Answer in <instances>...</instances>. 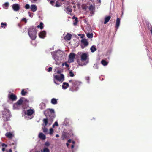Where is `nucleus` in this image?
<instances>
[{
	"label": "nucleus",
	"instance_id": "52",
	"mask_svg": "<svg viewBox=\"0 0 152 152\" xmlns=\"http://www.w3.org/2000/svg\"><path fill=\"white\" fill-rule=\"evenodd\" d=\"M66 146H67V147L68 148V146L69 145V144H68V143H66Z\"/></svg>",
	"mask_w": 152,
	"mask_h": 152
},
{
	"label": "nucleus",
	"instance_id": "64",
	"mask_svg": "<svg viewBox=\"0 0 152 152\" xmlns=\"http://www.w3.org/2000/svg\"><path fill=\"white\" fill-rule=\"evenodd\" d=\"M55 0H53V1H55Z\"/></svg>",
	"mask_w": 152,
	"mask_h": 152
},
{
	"label": "nucleus",
	"instance_id": "32",
	"mask_svg": "<svg viewBox=\"0 0 152 152\" xmlns=\"http://www.w3.org/2000/svg\"><path fill=\"white\" fill-rule=\"evenodd\" d=\"M87 36L89 38H92L93 37V34L92 33L90 34L88 33L87 34Z\"/></svg>",
	"mask_w": 152,
	"mask_h": 152
},
{
	"label": "nucleus",
	"instance_id": "23",
	"mask_svg": "<svg viewBox=\"0 0 152 152\" xmlns=\"http://www.w3.org/2000/svg\"><path fill=\"white\" fill-rule=\"evenodd\" d=\"M101 63L104 66L107 65L108 64V62L104 60L101 61Z\"/></svg>",
	"mask_w": 152,
	"mask_h": 152
},
{
	"label": "nucleus",
	"instance_id": "61",
	"mask_svg": "<svg viewBox=\"0 0 152 152\" xmlns=\"http://www.w3.org/2000/svg\"><path fill=\"white\" fill-rule=\"evenodd\" d=\"M73 7H75V6H73Z\"/></svg>",
	"mask_w": 152,
	"mask_h": 152
},
{
	"label": "nucleus",
	"instance_id": "8",
	"mask_svg": "<svg viewBox=\"0 0 152 152\" xmlns=\"http://www.w3.org/2000/svg\"><path fill=\"white\" fill-rule=\"evenodd\" d=\"M8 98L10 100L12 101H15L17 99L16 96L14 94L11 93V92L8 94Z\"/></svg>",
	"mask_w": 152,
	"mask_h": 152
},
{
	"label": "nucleus",
	"instance_id": "6",
	"mask_svg": "<svg viewBox=\"0 0 152 152\" xmlns=\"http://www.w3.org/2000/svg\"><path fill=\"white\" fill-rule=\"evenodd\" d=\"M80 57L81 61H86L87 59L88 58V55L86 53H83L81 55Z\"/></svg>",
	"mask_w": 152,
	"mask_h": 152
},
{
	"label": "nucleus",
	"instance_id": "12",
	"mask_svg": "<svg viewBox=\"0 0 152 152\" xmlns=\"http://www.w3.org/2000/svg\"><path fill=\"white\" fill-rule=\"evenodd\" d=\"M46 34V32L45 31H42L39 33V36L40 38H43L45 37Z\"/></svg>",
	"mask_w": 152,
	"mask_h": 152
},
{
	"label": "nucleus",
	"instance_id": "4",
	"mask_svg": "<svg viewBox=\"0 0 152 152\" xmlns=\"http://www.w3.org/2000/svg\"><path fill=\"white\" fill-rule=\"evenodd\" d=\"M2 115L3 120L5 121H8L10 117V115L9 112H7L5 111H3Z\"/></svg>",
	"mask_w": 152,
	"mask_h": 152
},
{
	"label": "nucleus",
	"instance_id": "34",
	"mask_svg": "<svg viewBox=\"0 0 152 152\" xmlns=\"http://www.w3.org/2000/svg\"><path fill=\"white\" fill-rule=\"evenodd\" d=\"M41 152H50L48 148H44L43 151L41 150Z\"/></svg>",
	"mask_w": 152,
	"mask_h": 152
},
{
	"label": "nucleus",
	"instance_id": "20",
	"mask_svg": "<svg viewBox=\"0 0 152 152\" xmlns=\"http://www.w3.org/2000/svg\"><path fill=\"white\" fill-rule=\"evenodd\" d=\"M110 19L111 16H107L106 17L104 18V24H106L107 22H108L109 21Z\"/></svg>",
	"mask_w": 152,
	"mask_h": 152
},
{
	"label": "nucleus",
	"instance_id": "55",
	"mask_svg": "<svg viewBox=\"0 0 152 152\" xmlns=\"http://www.w3.org/2000/svg\"><path fill=\"white\" fill-rule=\"evenodd\" d=\"M86 79L87 80H89V77H86Z\"/></svg>",
	"mask_w": 152,
	"mask_h": 152
},
{
	"label": "nucleus",
	"instance_id": "16",
	"mask_svg": "<svg viewBox=\"0 0 152 152\" xmlns=\"http://www.w3.org/2000/svg\"><path fill=\"white\" fill-rule=\"evenodd\" d=\"M95 7L94 6L91 5L89 7V10L90 11V13L91 14H93L94 13V12L95 10Z\"/></svg>",
	"mask_w": 152,
	"mask_h": 152
},
{
	"label": "nucleus",
	"instance_id": "57",
	"mask_svg": "<svg viewBox=\"0 0 152 152\" xmlns=\"http://www.w3.org/2000/svg\"><path fill=\"white\" fill-rule=\"evenodd\" d=\"M72 143L73 144H74L75 143V142L74 141H72Z\"/></svg>",
	"mask_w": 152,
	"mask_h": 152
},
{
	"label": "nucleus",
	"instance_id": "28",
	"mask_svg": "<svg viewBox=\"0 0 152 152\" xmlns=\"http://www.w3.org/2000/svg\"><path fill=\"white\" fill-rule=\"evenodd\" d=\"M1 27L2 28H5L7 26V24L6 23L2 22L1 23Z\"/></svg>",
	"mask_w": 152,
	"mask_h": 152
},
{
	"label": "nucleus",
	"instance_id": "24",
	"mask_svg": "<svg viewBox=\"0 0 152 152\" xmlns=\"http://www.w3.org/2000/svg\"><path fill=\"white\" fill-rule=\"evenodd\" d=\"M51 102L53 104H57V102L56 99L53 98L51 100Z\"/></svg>",
	"mask_w": 152,
	"mask_h": 152
},
{
	"label": "nucleus",
	"instance_id": "50",
	"mask_svg": "<svg viewBox=\"0 0 152 152\" xmlns=\"http://www.w3.org/2000/svg\"><path fill=\"white\" fill-rule=\"evenodd\" d=\"M77 17H75V16H73L72 17V19H75L76 18H77Z\"/></svg>",
	"mask_w": 152,
	"mask_h": 152
},
{
	"label": "nucleus",
	"instance_id": "44",
	"mask_svg": "<svg viewBox=\"0 0 152 152\" xmlns=\"http://www.w3.org/2000/svg\"><path fill=\"white\" fill-rule=\"evenodd\" d=\"M45 145L47 146H49L50 145V144L48 142H46L45 143Z\"/></svg>",
	"mask_w": 152,
	"mask_h": 152
},
{
	"label": "nucleus",
	"instance_id": "59",
	"mask_svg": "<svg viewBox=\"0 0 152 152\" xmlns=\"http://www.w3.org/2000/svg\"><path fill=\"white\" fill-rule=\"evenodd\" d=\"M151 34H152V29H151Z\"/></svg>",
	"mask_w": 152,
	"mask_h": 152
},
{
	"label": "nucleus",
	"instance_id": "56",
	"mask_svg": "<svg viewBox=\"0 0 152 152\" xmlns=\"http://www.w3.org/2000/svg\"><path fill=\"white\" fill-rule=\"evenodd\" d=\"M60 76H64V75L63 74H61V75H60Z\"/></svg>",
	"mask_w": 152,
	"mask_h": 152
},
{
	"label": "nucleus",
	"instance_id": "17",
	"mask_svg": "<svg viewBox=\"0 0 152 152\" xmlns=\"http://www.w3.org/2000/svg\"><path fill=\"white\" fill-rule=\"evenodd\" d=\"M27 115L28 116H31L34 113V111L32 109H29L27 110Z\"/></svg>",
	"mask_w": 152,
	"mask_h": 152
},
{
	"label": "nucleus",
	"instance_id": "31",
	"mask_svg": "<svg viewBox=\"0 0 152 152\" xmlns=\"http://www.w3.org/2000/svg\"><path fill=\"white\" fill-rule=\"evenodd\" d=\"M48 118H45L43 119V123L45 124V125L46 126L47 125L48 123Z\"/></svg>",
	"mask_w": 152,
	"mask_h": 152
},
{
	"label": "nucleus",
	"instance_id": "58",
	"mask_svg": "<svg viewBox=\"0 0 152 152\" xmlns=\"http://www.w3.org/2000/svg\"><path fill=\"white\" fill-rule=\"evenodd\" d=\"M61 1H64V0H61Z\"/></svg>",
	"mask_w": 152,
	"mask_h": 152
},
{
	"label": "nucleus",
	"instance_id": "33",
	"mask_svg": "<svg viewBox=\"0 0 152 152\" xmlns=\"http://www.w3.org/2000/svg\"><path fill=\"white\" fill-rule=\"evenodd\" d=\"M27 93V92L25 91L24 89L22 90L21 92V94L22 95L25 96Z\"/></svg>",
	"mask_w": 152,
	"mask_h": 152
},
{
	"label": "nucleus",
	"instance_id": "7",
	"mask_svg": "<svg viewBox=\"0 0 152 152\" xmlns=\"http://www.w3.org/2000/svg\"><path fill=\"white\" fill-rule=\"evenodd\" d=\"M64 77H54V82L56 84H58L57 82L58 81L62 82L64 79Z\"/></svg>",
	"mask_w": 152,
	"mask_h": 152
},
{
	"label": "nucleus",
	"instance_id": "53",
	"mask_svg": "<svg viewBox=\"0 0 152 152\" xmlns=\"http://www.w3.org/2000/svg\"><path fill=\"white\" fill-rule=\"evenodd\" d=\"M65 65L67 67H68L69 66L68 64L66 63H65Z\"/></svg>",
	"mask_w": 152,
	"mask_h": 152
},
{
	"label": "nucleus",
	"instance_id": "11",
	"mask_svg": "<svg viewBox=\"0 0 152 152\" xmlns=\"http://www.w3.org/2000/svg\"><path fill=\"white\" fill-rule=\"evenodd\" d=\"M81 43H82L84 46H81V48H83L87 46L88 45V43L87 41V40L85 39H83L81 40Z\"/></svg>",
	"mask_w": 152,
	"mask_h": 152
},
{
	"label": "nucleus",
	"instance_id": "13",
	"mask_svg": "<svg viewBox=\"0 0 152 152\" xmlns=\"http://www.w3.org/2000/svg\"><path fill=\"white\" fill-rule=\"evenodd\" d=\"M5 136L7 137L10 139H11L13 137V135L11 132H7L5 134Z\"/></svg>",
	"mask_w": 152,
	"mask_h": 152
},
{
	"label": "nucleus",
	"instance_id": "26",
	"mask_svg": "<svg viewBox=\"0 0 152 152\" xmlns=\"http://www.w3.org/2000/svg\"><path fill=\"white\" fill-rule=\"evenodd\" d=\"M90 50L92 52H94L96 50V48L94 45L91 47Z\"/></svg>",
	"mask_w": 152,
	"mask_h": 152
},
{
	"label": "nucleus",
	"instance_id": "35",
	"mask_svg": "<svg viewBox=\"0 0 152 152\" xmlns=\"http://www.w3.org/2000/svg\"><path fill=\"white\" fill-rule=\"evenodd\" d=\"M61 6V5L59 3V2L58 1H57L55 5H54V6H56L57 7H59L60 6Z\"/></svg>",
	"mask_w": 152,
	"mask_h": 152
},
{
	"label": "nucleus",
	"instance_id": "9",
	"mask_svg": "<svg viewBox=\"0 0 152 152\" xmlns=\"http://www.w3.org/2000/svg\"><path fill=\"white\" fill-rule=\"evenodd\" d=\"M76 55L74 53H70L69 55V60L71 62H74V60L75 58Z\"/></svg>",
	"mask_w": 152,
	"mask_h": 152
},
{
	"label": "nucleus",
	"instance_id": "19",
	"mask_svg": "<svg viewBox=\"0 0 152 152\" xmlns=\"http://www.w3.org/2000/svg\"><path fill=\"white\" fill-rule=\"evenodd\" d=\"M39 137L42 140H44L46 138V136L42 133H40L39 134Z\"/></svg>",
	"mask_w": 152,
	"mask_h": 152
},
{
	"label": "nucleus",
	"instance_id": "51",
	"mask_svg": "<svg viewBox=\"0 0 152 152\" xmlns=\"http://www.w3.org/2000/svg\"><path fill=\"white\" fill-rule=\"evenodd\" d=\"M56 137H59V136L58 134H56Z\"/></svg>",
	"mask_w": 152,
	"mask_h": 152
},
{
	"label": "nucleus",
	"instance_id": "1",
	"mask_svg": "<svg viewBox=\"0 0 152 152\" xmlns=\"http://www.w3.org/2000/svg\"><path fill=\"white\" fill-rule=\"evenodd\" d=\"M28 34L32 40H34L36 38L37 32L34 27H32L28 30Z\"/></svg>",
	"mask_w": 152,
	"mask_h": 152
},
{
	"label": "nucleus",
	"instance_id": "60",
	"mask_svg": "<svg viewBox=\"0 0 152 152\" xmlns=\"http://www.w3.org/2000/svg\"><path fill=\"white\" fill-rule=\"evenodd\" d=\"M34 1H36L37 0H33Z\"/></svg>",
	"mask_w": 152,
	"mask_h": 152
},
{
	"label": "nucleus",
	"instance_id": "37",
	"mask_svg": "<svg viewBox=\"0 0 152 152\" xmlns=\"http://www.w3.org/2000/svg\"><path fill=\"white\" fill-rule=\"evenodd\" d=\"M54 132V130L53 128H50V135L52 134Z\"/></svg>",
	"mask_w": 152,
	"mask_h": 152
},
{
	"label": "nucleus",
	"instance_id": "27",
	"mask_svg": "<svg viewBox=\"0 0 152 152\" xmlns=\"http://www.w3.org/2000/svg\"><path fill=\"white\" fill-rule=\"evenodd\" d=\"M29 102V101L27 99H26L24 98V101H23V106H22V107L24 108L25 109V107H24V104L26 103H28Z\"/></svg>",
	"mask_w": 152,
	"mask_h": 152
},
{
	"label": "nucleus",
	"instance_id": "25",
	"mask_svg": "<svg viewBox=\"0 0 152 152\" xmlns=\"http://www.w3.org/2000/svg\"><path fill=\"white\" fill-rule=\"evenodd\" d=\"M43 23L42 22H40V24L37 26L38 28H40V29H42L43 28Z\"/></svg>",
	"mask_w": 152,
	"mask_h": 152
},
{
	"label": "nucleus",
	"instance_id": "10",
	"mask_svg": "<svg viewBox=\"0 0 152 152\" xmlns=\"http://www.w3.org/2000/svg\"><path fill=\"white\" fill-rule=\"evenodd\" d=\"M12 8L14 11H18L20 9V7L18 4H15L12 5Z\"/></svg>",
	"mask_w": 152,
	"mask_h": 152
},
{
	"label": "nucleus",
	"instance_id": "62",
	"mask_svg": "<svg viewBox=\"0 0 152 152\" xmlns=\"http://www.w3.org/2000/svg\"><path fill=\"white\" fill-rule=\"evenodd\" d=\"M54 76H57V75H55Z\"/></svg>",
	"mask_w": 152,
	"mask_h": 152
},
{
	"label": "nucleus",
	"instance_id": "21",
	"mask_svg": "<svg viewBox=\"0 0 152 152\" xmlns=\"http://www.w3.org/2000/svg\"><path fill=\"white\" fill-rule=\"evenodd\" d=\"M69 84L68 83L66 82H64L62 86V88L63 89H66L69 87Z\"/></svg>",
	"mask_w": 152,
	"mask_h": 152
},
{
	"label": "nucleus",
	"instance_id": "43",
	"mask_svg": "<svg viewBox=\"0 0 152 152\" xmlns=\"http://www.w3.org/2000/svg\"><path fill=\"white\" fill-rule=\"evenodd\" d=\"M52 67H49L48 68V71L49 72H50L52 71Z\"/></svg>",
	"mask_w": 152,
	"mask_h": 152
},
{
	"label": "nucleus",
	"instance_id": "54",
	"mask_svg": "<svg viewBox=\"0 0 152 152\" xmlns=\"http://www.w3.org/2000/svg\"><path fill=\"white\" fill-rule=\"evenodd\" d=\"M74 145H72L71 146V148L72 149H73L74 148Z\"/></svg>",
	"mask_w": 152,
	"mask_h": 152
},
{
	"label": "nucleus",
	"instance_id": "41",
	"mask_svg": "<svg viewBox=\"0 0 152 152\" xmlns=\"http://www.w3.org/2000/svg\"><path fill=\"white\" fill-rule=\"evenodd\" d=\"M54 1L52 0H51L50 1V3L53 6H54Z\"/></svg>",
	"mask_w": 152,
	"mask_h": 152
},
{
	"label": "nucleus",
	"instance_id": "14",
	"mask_svg": "<svg viewBox=\"0 0 152 152\" xmlns=\"http://www.w3.org/2000/svg\"><path fill=\"white\" fill-rule=\"evenodd\" d=\"M120 18H117L116 21V25H115V28H118L119 26V25L120 24Z\"/></svg>",
	"mask_w": 152,
	"mask_h": 152
},
{
	"label": "nucleus",
	"instance_id": "3",
	"mask_svg": "<svg viewBox=\"0 0 152 152\" xmlns=\"http://www.w3.org/2000/svg\"><path fill=\"white\" fill-rule=\"evenodd\" d=\"M47 111L49 115L48 119L50 121L52 122L55 117L54 109H48L47 110Z\"/></svg>",
	"mask_w": 152,
	"mask_h": 152
},
{
	"label": "nucleus",
	"instance_id": "5",
	"mask_svg": "<svg viewBox=\"0 0 152 152\" xmlns=\"http://www.w3.org/2000/svg\"><path fill=\"white\" fill-rule=\"evenodd\" d=\"M24 97H21L19 100L17 101L16 103L14 104V107L15 108L18 107L21 104L23 105V101Z\"/></svg>",
	"mask_w": 152,
	"mask_h": 152
},
{
	"label": "nucleus",
	"instance_id": "22",
	"mask_svg": "<svg viewBox=\"0 0 152 152\" xmlns=\"http://www.w3.org/2000/svg\"><path fill=\"white\" fill-rule=\"evenodd\" d=\"M9 5V2H6L2 5L3 7L5 9H7L8 8V7Z\"/></svg>",
	"mask_w": 152,
	"mask_h": 152
},
{
	"label": "nucleus",
	"instance_id": "47",
	"mask_svg": "<svg viewBox=\"0 0 152 152\" xmlns=\"http://www.w3.org/2000/svg\"><path fill=\"white\" fill-rule=\"evenodd\" d=\"M57 73L58 74H60L61 73V71L60 70H58L57 72Z\"/></svg>",
	"mask_w": 152,
	"mask_h": 152
},
{
	"label": "nucleus",
	"instance_id": "36",
	"mask_svg": "<svg viewBox=\"0 0 152 152\" xmlns=\"http://www.w3.org/2000/svg\"><path fill=\"white\" fill-rule=\"evenodd\" d=\"M42 130L43 132L46 134L48 132V129L47 128H45V127H44L43 128H42Z\"/></svg>",
	"mask_w": 152,
	"mask_h": 152
},
{
	"label": "nucleus",
	"instance_id": "38",
	"mask_svg": "<svg viewBox=\"0 0 152 152\" xmlns=\"http://www.w3.org/2000/svg\"><path fill=\"white\" fill-rule=\"evenodd\" d=\"M58 126V124L57 121H56L54 122V124L52 125V127H54V126Z\"/></svg>",
	"mask_w": 152,
	"mask_h": 152
},
{
	"label": "nucleus",
	"instance_id": "15",
	"mask_svg": "<svg viewBox=\"0 0 152 152\" xmlns=\"http://www.w3.org/2000/svg\"><path fill=\"white\" fill-rule=\"evenodd\" d=\"M72 37V35L69 33H68L64 37L65 40L69 41L70 40Z\"/></svg>",
	"mask_w": 152,
	"mask_h": 152
},
{
	"label": "nucleus",
	"instance_id": "18",
	"mask_svg": "<svg viewBox=\"0 0 152 152\" xmlns=\"http://www.w3.org/2000/svg\"><path fill=\"white\" fill-rule=\"evenodd\" d=\"M31 10L33 12H36L37 10V7L35 5H32L31 7Z\"/></svg>",
	"mask_w": 152,
	"mask_h": 152
},
{
	"label": "nucleus",
	"instance_id": "39",
	"mask_svg": "<svg viewBox=\"0 0 152 152\" xmlns=\"http://www.w3.org/2000/svg\"><path fill=\"white\" fill-rule=\"evenodd\" d=\"M25 8H26V9H28L29 8L30 6L28 4H26V6H25Z\"/></svg>",
	"mask_w": 152,
	"mask_h": 152
},
{
	"label": "nucleus",
	"instance_id": "63",
	"mask_svg": "<svg viewBox=\"0 0 152 152\" xmlns=\"http://www.w3.org/2000/svg\"><path fill=\"white\" fill-rule=\"evenodd\" d=\"M93 119H95V118H93Z\"/></svg>",
	"mask_w": 152,
	"mask_h": 152
},
{
	"label": "nucleus",
	"instance_id": "45",
	"mask_svg": "<svg viewBox=\"0 0 152 152\" xmlns=\"http://www.w3.org/2000/svg\"><path fill=\"white\" fill-rule=\"evenodd\" d=\"M6 151V152H12V149H10L9 150H7Z\"/></svg>",
	"mask_w": 152,
	"mask_h": 152
},
{
	"label": "nucleus",
	"instance_id": "40",
	"mask_svg": "<svg viewBox=\"0 0 152 152\" xmlns=\"http://www.w3.org/2000/svg\"><path fill=\"white\" fill-rule=\"evenodd\" d=\"M69 76H74V74L72 71L69 72Z\"/></svg>",
	"mask_w": 152,
	"mask_h": 152
},
{
	"label": "nucleus",
	"instance_id": "29",
	"mask_svg": "<svg viewBox=\"0 0 152 152\" xmlns=\"http://www.w3.org/2000/svg\"><path fill=\"white\" fill-rule=\"evenodd\" d=\"M66 10L67 11V12H69L71 13L72 12V9L69 7V6L67 7L66 8Z\"/></svg>",
	"mask_w": 152,
	"mask_h": 152
},
{
	"label": "nucleus",
	"instance_id": "2",
	"mask_svg": "<svg viewBox=\"0 0 152 152\" xmlns=\"http://www.w3.org/2000/svg\"><path fill=\"white\" fill-rule=\"evenodd\" d=\"M69 82L72 83V87L70 90L72 91L77 90V88L82 83V82H80L74 80H69Z\"/></svg>",
	"mask_w": 152,
	"mask_h": 152
},
{
	"label": "nucleus",
	"instance_id": "49",
	"mask_svg": "<svg viewBox=\"0 0 152 152\" xmlns=\"http://www.w3.org/2000/svg\"><path fill=\"white\" fill-rule=\"evenodd\" d=\"M71 142V140L70 139H69L68 140V142L69 143H70V142Z\"/></svg>",
	"mask_w": 152,
	"mask_h": 152
},
{
	"label": "nucleus",
	"instance_id": "46",
	"mask_svg": "<svg viewBox=\"0 0 152 152\" xmlns=\"http://www.w3.org/2000/svg\"><path fill=\"white\" fill-rule=\"evenodd\" d=\"M22 20L23 21H24L25 22H26V23L27 22V20H26V19L25 18L22 19Z\"/></svg>",
	"mask_w": 152,
	"mask_h": 152
},
{
	"label": "nucleus",
	"instance_id": "42",
	"mask_svg": "<svg viewBox=\"0 0 152 152\" xmlns=\"http://www.w3.org/2000/svg\"><path fill=\"white\" fill-rule=\"evenodd\" d=\"M1 146L2 147H4L5 148L7 147V145L4 143H2L1 145Z\"/></svg>",
	"mask_w": 152,
	"mask_h": 152
},
{
	"label": "nucleus",
	"instance_id": "48",
	"mask_svg": "<svg viewBox=\"0 0 152 152\" xmlns=\"http://www.w3.org/2000/svg\"><path fill=\"white\" fill-rule=\"evenodd\" d=\"M2 150L3 151H4L5 150V148L4 147L3 148Z\"/></svg>",
	"mask_w": 152,
	"mask_h": 152
},
{
	"label": "nucleus",
	"instance_id": "30",
	"mask_svg": "<svg viewBox=\"0 0 152 152\" xmlns=\"http://www.w3.org/2000/svg\"><path fill=\"white\" fill-rule=\"evenodd\" d=\"M78 22V20L77 18H76L75 20L73 21V24L74 25H77Z\"/></svg>",
	"mask_w": 152,
	"mask_h": 152
}]
</instances>
